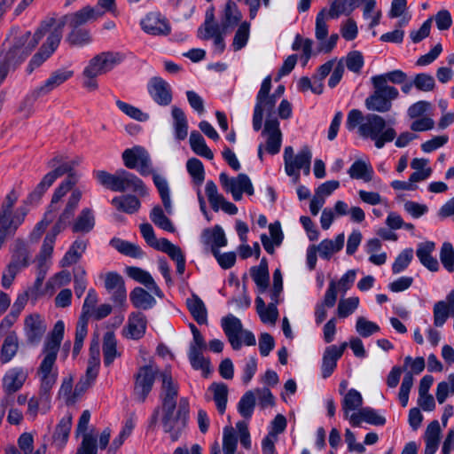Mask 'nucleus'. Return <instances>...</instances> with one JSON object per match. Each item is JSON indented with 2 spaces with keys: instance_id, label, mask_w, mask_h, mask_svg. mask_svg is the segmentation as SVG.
<instances>
[{
  "instance_id": "obj_2",
  "label": "nucleus",
  "mask_w": 454,
  "mask_h": 454,
  "mask_svg": "<svg viewBox=\"0 0 454 454\" xmlns=\"http://www.w3.org/2000/svg\"><path fill=\"white\" fill-rule=\"evenodd\" d=\"M79 161H67L63 156L58 155L48 161V167L52 170L47 173L36 185L35 190L28 195L27 202H37L44 192L53 184L55 180L65 174H68L67 177L55 190L48 210L45 212L43 218L38 222L33 231L29 234V239L32 242L39 240L48 225L55 218V214L59 210L58 203L69 192L77 182V176L72 170Z\"/></svg>"
},
{
  "instance_id": "obj_40",
  "label": "nucleus",
  "mask_w": 454,
  "mask_h": 454,
  "mask_svg": "<svg viewBox=\"0 0 454 454\" xmlns=\"http://www.w3.org/2000/svg\"><path fill=\"white\" fill-rule=\"evenodd\" d=\"M242 14L239 11L237 4L229 0L224 6L222 17V28L223 31H228L236 27L241 20Z\"/></svg>"
},
{
  "instance_id": "obj_39",
  "label": "nucleus",
  "mask_w": 454,
  "mask_h": 454,
  "mask_svg": "<svg viewBox=\"0 0 454 454\" xmlns=\"http://www.w3.org/2000/svg\"><path fill=\"white\" fill-rule=\"evenodd\" d=\"M411 168L414 170L410 176L411 181L415 184L427 180L433 173L429 160L425 158H414L411 162Z\"/></svg>"
},
{
  "instance_id": "obj_62",
  "label": "nucleus",
  "mask_w": 454,
  "mask_h": 454,
  "mask_svg": "<svg viewBox=\"0 0 454 454\" xmlns=\"http://www.w3.org/2000/svg\"><path fill=\"white\" fill-rule=\"evenodd\" d=\"M454 394V373L448 376L446 381H441L436 387V399L439 403H443L449 395Z\"/></svg>"
},
{
  "instance_id": "obj_38",
  "label": "nucleus",
  "mask_w": 454,
  "mask_h": 454,
  "mask_svg": "<svg viewBox=\"0 0 454 454\" xmlns=\"http://www.w3.org/2000/svg\"><path fill=\"white\" fill-rule=\"evenodd\" d=\"M102 349L106 366H110L117 357L121 356V352L117 349V340L113 332H106L104 334Z\"/></svg>"
},
{
  "instance_id": "obj_18",
  "label": "nucleus",
  "mask_w": 454,
  "mask_h": 454,
  "mask_svg": "<svg viewBox=\"0 0 454 454\" xmlns=\"http://www.w3.org/2000/svg\"><path fill=\"white\" fill-rule=\"evenodd\" d=\"M262 137L264 138L263 145L267 153L272 155L279 153L282 145V132L277 119L266 120Z\"/></svg>"
},
{
  "instance_id": "obj_14",
  "label": "nucleus",
  "mask_w": 454,
  "mask_h": 454,
  "mask_svg": "<svg viewBox=\"0 0 454 454\" xmlns=\"http://www.w3.org/2000/svg\"><path fill=\"white\" fill-rule=\"evenodd\" d=\"M124 165L131 169H137L142 176L153 173V168L148 153L140 146L126 149L122 153Z\"/></svg>"
},
{
  "instance_id": "obj_27",
  "label": "nucleus",
  "mask_w": 454,
  "mask_h": 454,
  "mask_svg": "<svg viewBox=\"0 0 454 454\" xmlns=\"http://www.w3.org/2000/svg\"><path fill=\"white\" fill-rule=\"evenodd\" d=\"M161 378V407L168 409L176 406V397L178 394V386L175 382L171 374L165 371L160 373Z\"/></svg>"
},
{
  "instance_id": "obj_7",
  "label": "nucleus",
  "mask_w": 454,
  "mask_h": 454,
  "mask_svg": "<svg viewBox=\"0 0 454 454\" xmlns=\"http://www.w3.org/2000/svg\"><path fill=\"white\" fill-rule=\"evenodd\" d=\"M161 424L165 433L168 434L172 442L179 439L186 427L188 415V403L185 399L180 400L179 408L161 407Z\"/></svg>"
},
{
  "instance_id": "obj_44",
  "label": "nucleus",
  "mask_w": 454,
  "mask_h": 454,
  "mask_svg": "<svg viewBox=\"0 0 454 454\" xmlns=\"http://www.w3.org/2000/svg\"><path fill=\"white\" fill-rule=\"evenodd\" d=\"M112 204L117 210L130 215L137 212L141 206L139 200L133 195L114 197L112 200Z\"/></svg>"
},
{
  "instance_id": "obj_10",
  "label": "nucleus",
  "mask_w": 454,
  "mask_h": 454,
  "mask_svg": "<svg viewBox=\"0 0 454 454\" xmlns=\"http://www.w3.org/2000/svg\"><path fill=\"white\" fill-rule=\"evenodd\" d=\"M159 374V368L153 363L138 368L134 376L133 395L135 400L144 403L153 389L156 376Z\"/></svg>"
},
{
  "instance_id": "obj_61",
  "label": "nucleus",
  "mask_w": 454,
  "mask_h": 454,
  "mask_svg": "<svg viewBox=\"0 0 454 454\" xmlns=\"http://www.w3.org/2000/svg\"><path fill=\"white\" fill-rule=\"evenodd\" d=\"M343 60L344 67L356 74H359L364 67L363 54L358 51H353L347 54L345 58L340 59Z\"/></svg>"
},
{
  "instance_id": "obj_64",
  "label": "nucleus",
  "mask_w": 454,
  "mask_h": 454,
  "mask_svg": "<svg viewBox=\"0 0 454 454\" xmlns=\"http://www.w3.org/2000/svg\"><path fill=\"white\" fill-rule=\"evenodd\" d=\"M188 173L193 179V182L197 184H201L205 178V171L202 162L196 159L192 158L188 160L186 163Z\"/></svg>"
},
{
  "instance_id": "obj_4",
  "label": "nucleus",
  "mask_w": 454,
  "mask_h": 454,
  "mask_svg": "<svg viewBox=\"0 0 454 454\" xmlns=\"http://www.w3.org/2000/svg\"><path fill=\"white\" fill-rule=\"evenodd\" d=\"M122 60V55L114 51H103L94 56L82 71L83 87L90 91L96 90L98 86L97 77L110 72Z\"/></svg>"
},
{
  "instance_id": "obj_41",
  "label": "nucleus",
  "mask_w": 454,
  "mask_h": 454,
  "mask_svg": "<svg viewBox=\"0 0 454 454\" xmlns=\"http://www.w3.org/2000/svg\"><path fill=\"white\" fill-rule=\"evenodd\" d=\"M133 306L140 309H150L156 304L154 297L142 287L134 288L129 294Z\"/></svg>"
},
{
  "instance_id": "obj_29",
  "label": "nucleus",
  "mask_w": 454,
  "mask_h": 454,
  "mask_svg": "<svg viewBox=\"0 0 454 454\" xmlns=\"http://www.w3.org/2000/svg\"><path fill=\"white\" fill-rule=\"evenodd\" d=\"M222 327L232 348L235 350L239 349L241 347L239 340V333L242 330L241 321L233 315H229L222 319Z\"/></svg>"
},
{
  "instance_id": "obj_47",
  "label": "nucleus",
  "mask_w": 454,
  "mask_h": 454,
  "mask_svg": "<svg viewBox=\"0 0 454 454\" xmlns=\"http://www.w3.org/2000/svg\"><path fill=\"white\" fill-rule=\"evenodd\" d=\"M72 427V416L65 415L59 422L53 435L55 444L62 448L67 443Z\"/></svg>"
},
{
  "instance_id": "obj_53",
  "label": "nucleus",
  "mask_w": 454,
  "mask_h": 454,
  "mask_svg": "<svg viewBox=\"0 0 454 454\" xmlns=\"http://www.w3.org/2000/svg\"><path fill=\"white\" fill-rule=\"evenodd\" d=\"M204 351L188 350V359L194 370H200L204 377L211 373L210 361L203 356Z\"/></svg>"
},
{
  "instance_id": "obj_37",
  "label": "nucleus",
  "mask_w": 454,
  "mask_h": 454,
  "mask_svg": "<svg viewBox=\"0 0 454 454\" xmlns=\"http://www.w3.org/2000/svg\"><path fill=\"white\" fill-rule=\"evenodd\" d=\"M344 233H340L334 239H324L318 246H316L319 256L323 259L329 260L335 253L342 249L344 246Z\"/></svg>"
},
{
  "instance_id": "obj_32",
  "label": "nucleus",
  "mask_w": 454,
  "mask_h": 454,
  "mask_svg": "<svg viewBox=\"0 0 454 454\" xmlns=\"http://www.w3.org/2000/svg\"><path fill=\"white\" fill-rule=\"evenodd\" d=\"M128 275L134 280L144 285L148 289V291L154 295L158 297L163 296L161 290L148 271L137 267H129L128 268Z\"/></svg>"
},
{
  "instance_id": "obj_30",
  "label": "nucleus",
  "mask_w": 454,
  "mask_h": 454,
  "mask_svg": "<svg viewBox=\"0 0 454 454\" xmlns=\"http://www.w3.org/2000/svg\"><path fill=\"white\" fill-rule=\"evenodd\" d=\"M362 422L373 426H383L386 424V418L380 415L374 409L364 407L357 412H353L350 417V424L353 427H360Z\"/></svg>"
},
{
  "instance_id": "obj_28",
  "label": "nucleus",
  "mask_w": 454,
  "mask_h": 454,
  "mask_svg": "<svg viewBox=\"0 0 454 454\" xmlns=\"http://www.w3.org/2000/svg\"><path fill=\"white\" fill-rule=\"evenodd\" d=\"M103 15L104 12H101L98 7L87 5L74 13L65 16L64 19L72 28H78L90 20H97Z\"/></svg>"
},
{
  "instance_id": "obj_9",
  "label": "nucleus",
  "mask_w": 454,
  "mask_h": 454,
  "mask_svg": "<svg viewBox=\"0 0 454 454\" xmlns=\"http://www.w3.org/2000/svg\"><path fill=\"white\" fill-rule=\"evenodd\" d=\"M283 158L286 175L294 176L295 181L299 179L301 169L306 176L309 175L312 153L309 146H303L297 154L292 146H286Z\"/></svg>"
},
{
  "instance_id": "obj_56",
  "label": "nucleus",
  "mask_w": 454,
  "mask_h": 454,
  "mask_svg": "<svg viewBox=\"0 0 454 454\" xmlns=\"http://www.w3.org/2000/svg\"><path fill=\"white\" fill-rule=\"evenodd\" d=\"M19 342L15 333L6 336L1 349V361L5 364L10 362L18 351Z\"/></svg>"
},
{
  "instance_id": "obj_19",
  "label": "nucleus",
  "mask_w": 454,
  "mask_h": 454,
  "mask_svg": "<svg viewBox=\"0 0 454 454\" xmlns=\"http://www.w3.org/2000/svg\"><path fill=\"white\" fill-rule=\"evenodd\" d=\"M147 90L153 100L159 106H166L172 101V88L161 77H152L148 82Z\"/></svg>"
},
{
  "instance_id": "obj_5",
  "label": "nucleus",
  "mask_w": 454,
  "mask_h": 454,
  "mask_svg": "<svg viewBox=\"0 0 454 454\" xmlns=\"http://www.w3.org/2000/svg\"><path fill=\"white\" fill-rule=\"evenodd\" d=\"M11 261L7 264L2 275V286L10 288L16 276L30 265L32 251L28 244L21 239H16L10 247Z\"/></svg>"
},
{
  "instance_id": "obj_51",
  "label": "nucleus",
  "mask_w": 454,
  "mask_h": 454,
  "mask_svg": "<svg viewBox=\"0 0 454 454\" xmlns=\"http://www.w3.org/2000/svg\"><path fill=\"white\" fill-rule=\"evenodd\" d=\"M190 145L192 150L201 157H204L208 160H212L214 158V154L209 147L207 145L204 137L200 133L194 130L191 132L190 135Z\"/></svg>"
},
{
  "instance_id": "obj_15",
  "label": "nucleus",
  "mask_w": 454,
  "mask_h": 454,
  "mask_svg": "<svg viewBox=\"0 0 454 454\" xmlns=\"http://www.w3.org/2000/svg\"><path fill=\"white\" fill-rule=\"evenodd\" d=\"M46 330L47 324L41 315L33 313L25 317L23 332L28 345H38L43 338Z\"/></svg>"
},
{
  "instance_id": "obj_21",
  "label": "nucleus",
  "mask_w": 454,
  "mask_h": 454,
  "mask_svg": "<svg viewBox=\"0 0 454 454\" xmlns=\"http://www.w3.org/2000/svg\"><path fill=\"white\" fill-rule=\"evenodd\" d=\"M147 328V318L140 311L131 312L127 319L125 326L121 330V334L129 340H140L144 337Z\"/></svg>"
},
{
  "instance_id": "obj_22",
  "label": "nucleus",
  "mask_w": 454,
  "mask_h": 454,
  "mask_svg": "<svg viewBox=\"0 0 454 454\" xmlns=\"http://www.w3.org/2000/svg\"><path fill=\"white\" fill-rule=\"evenodd\" d=\"M114 192L132 191L140 196L147 195V189L143 181L134 174L124 169L116 171Z\"/></svg>"
},
{
  "instance_id": "obj_59",
  "label": "nucleus",
  "mask_w": 454,
  "mask_h": 454,
  "mask_svg": "<svg viewBox=\"0 0 454 454\" xmlns=\"http://www.w3.org/2000/svg\"><path fill=\"white\" fill-rule=\"evenodd\" d=\"M66 41L72 46L82 47L91 43V36L89 30L73 28Z\"/></svg>"
},
{
  "instance_id": "obj_45",
  "label": "nucleus",
  "mask_w": 454,
  "mask_h": 454,
  "mask_svg": "<svg viewBox=\"0 0 454 454\" xmlns=\"http://www.w3.org/2000/svg\"><path fill=\"white\" fill-rule=\"evenodd\" d=\"M256 310L264 324L274 325L278 317V310L275 303H270L266 306L264 301L261 297L255 300Z\"/></svg>"
},
{
  "instance_id": "obj_1",
  "label": "nucleus",
  "mask_w": 454,
  "mask_h": 454,
  "mask_svg": "<svg viewBox=\"0 0 454 454\" xmlns=\"http://www.w3.org/2000/svg\"><path fill=\"white\" fill-rule=\"evenodd\" d=\"M64 333L65 324L62 320H59L43 343L40 354L41 361L35 373L40 383L39 396L31 397L27 405V415L32 419L37 416L40 405L43 412H46L50 409L51 393L59 376L56 361Z\"/></svg>"
},
{
  "instance_id": "obj_11",
  "label": "nucleus",
  "mask_w": 454,
  "mask_h": 454,
  "mask_svg": "<svg viewBox=\"0 0 454 454\" xmlns=\"http://www.w3.org/2000/svg\"><path fill=\"white\" fill-rule=\"evenodd\" d=\"M219 181L223 189L231 193L233 200L239 201L242 199L243 193L247 195L254 194L253 184L246 174H239L236 177H230L225 173L219 175Z\"/></svg>"
},
{
  "instance_id": "obj_57",
  "label": "nucleus",
  "mask_w": 454,
  "mask_h": 454,
  "mask_svg": "<svg viewBox=\"0 0 454 454\" xmlns=\"http://www.w3.org/2000/svg\"><path fill=\"white\" fill-rule=\"evenodd\" d=\"M238 448V436L232 427L223 430V450L224 454H235Z\"/></svg>"
},
{
  "instance_id": "obj_36",
  "label": "nucleus",
  "mask_w": 454,
  "mask_h": 454,
  "mask_svg": "<svg viewBox=\"0 0 454 454\" xmlns=\"http://www.w3.org/2000/svg\"><path fill=\"white\" fill-rule=\"evenodd\" d=\"M187 308L199 325L207 324V310L203 301L195 294L186 300Z\"/></svg>"
},
{
  "instance_id": "obj_25",
  "label": "nucleus",
  "mask_w": 454,
  "mask_h": 454,
  "mask_svg": "<svg viewBox=\"0 0 454 454\" xmlns=\"http://www.w3.org/2000/svg\"><path fill=\"white\" fill-rule=\"evenodd\" d=\"M348 344L343 342L340 346L331 345L327 347L323 355L322 377L326 379L332 375L337 366V361L343 355Z\"/></svg>"
},
{
  "instance_id": "obj_24",
  "label": "nucleus",
  "mask_w": 454,
  "mask_h": 454,
  "mask_svg": "<svg viewBox=\"0 0 454 454\" xmlns=\"http://www.w3.org/2000/svg\"><path fill=\"white\" fill-rule=\"evenodd\" d=\"M28 378V370L24 367L9 369L3 377V389L6 394L19 391Z\"/></svg>"
},
{
  "instance_id": "obj_23",
  "label": "nucleus",
  "mask_w": 454,
  "mask_h": 454,
  "mask_svg": "<svg viewBox=\"0 0 454 454\" xmlns=\"http://www.w3.org/2000/svg\"><path fill=\"white\" fill-rule=\"evenodd\" d=\"M271 89V76H266L256 96V103L254 109H258L261 114H268L269 115L274 112L277 103L276 95H270Z\"/></svg>"
},
{
  "instance_id": "obj_33",
  "label": "nucleus",
  "mask_w": 454,
  "mask_h": 454,
  "mask_svg": "<svg viewBox=\"0 0 454 454\" xmlns=\"http://www.w3.org/2000/svg\"><path fill=\"white\" fill-rule=\"evenodd\" d=\"M363 397L360 392L356 389H349L343 396L341 401V407L344 413V418L350 422V417L353 412H357L362 409Z\"/></svg>"
},
{
  "instance_id": "obj_6",
  "label": "nucleus",
  "mask_w": 454,
  "mask_h": 454,
  "mask_svg": "<svg viewBox=\"0 0 454 454\" xmlns=\"http://www.w3.org/2000/svg\"><path fill=\"white\" fill-rule=\"evenodd\" d=\"M358 133L361 137L374 141L375 146L379 149L386 143L392 142L396 136L393 128H386L385 119L375 114L365 116L364 121L358 127Z\"/></svg>"
},
{
  "instance_id": "obj_46",
  "label": "nucleus",
  "mask_w": 454,
  "mask_h": 454,
  "mask_svg": "<svg viewBox=\"0 0 454 454\" xmlns=\"http://www.w3.org/2000/svg\"><path fill=\"white\" fill-rule=\"evenodd\" d=\"M349 176L353 179L370 182L373 176V168L372 165L364 160H356L348 171Z\"/></svg>"
},
{
  "instance_id": "obj_49",
  "label": "nucleus",
  "mask_w": 454,
  "mask_h": 454,
  "mask_svg": "<svg viewBox=\"0 0 454 454\" xmlns=\"http://www.w3.org/2000/svg\"><path fill=\"white\" fill-rule=\"evenodd\" d=\"M87 244L85 241L77 239L69 247L64 257L60 261L61 267H68L77 262L82 257L86 249Z\"/></svg>"
},
{
  "instance_id": "obj_3",
  "label": "nucleus",
  "mask_w": 454,
  "mask_h": 454,
  "mask_svg": "<svg viewBox=\"0 0 454 454\" xmlns=\"http://www.w3.org/2000/svg\"><path fill=\"white\" fill-rule=\"evenodd\" d=\"M49 26L48 23L42 25L34 35L29 31L22 32L9 44L8 49L1 54L0 58V84L5 79L9 70L23 62L36 47Z\"/></svg>"
},
{
  "instance_id": "obj_20",
  "label": "nucleus",
  "mask_w": 454,
  "mask_h": 454,
  "mask_svg": "<svg viewBox=\"0 0 454 454\" xmlns=\"http://www.w3.org/2000/svg\"><path fill=\"white\" fill-rule=\"evenodd\" d=\"M100 278L105 281V288L112 296L114 302L123 305L127 301V291L122 277L116 272L101 274Z\"/></svg>"
},
{
  "instance_id": "obj_13",
  "label": "nucleus",
  "mask_w": 454,
  "mask_h": 454,
  "mask_svg": "<svg viewBox=\"0 0 454 454\" xmlns=\"http://www.w3.org/2000/svg\"><path fill=\"white\" fill-rule=\"evenodd\" d=\"M74 74V72L71 70H66V69H60L53 72L50 77L44 82V83L38 88L35 89L30 96L26 99L25 104L29 102V107L26 111L25 115L28 116L31 113V105L33 101H35L36 98H38L41 96H44L56 88H58L59 85L64 83L66 81L70 79Z\"/></svg>"
},
{
  "instance_id": "obj_52",
  "label": "nucleus",
  "mask_w": 454,
  "mask_h": 454,
  "mask_svg": "<svg viewBox=\"0 0 454 454\" xmlns=\"http://www.w3.org/2000/svg\"><path fill=\"white\" fill-rule=\"evenodd\" d=\"M153 183L160 193L162 204L167 211L168 214H172L173 208H172V202L170 199V191L168 187V184L167 180L158 175L153 174Z\"/></svg>"
},
{
  "instance_id": "obj_54",
  "label": "nucleus",
  "mask_w": 454,
  "mask_h": 454,
  "mask_svg": "<svg viewBox=\"0 0 454 454\" xmlns=\"http://www.w3.org/2000/svg\"><path fill=\"white\" fill-rule=\"evenodd\" d=\"M208 392L213 395L218 411L223 414L226 410L228 387L223 383H213L208 387Z\"/></svg>"
},
{
  "instance_id": "obj_17",
  "label": "nucleus",
  "mask_w": 454,
  "mask_h": 454,
  "mask_svg": "<svg viewBox=\"0 0 454 454\" xmlns=\"http://www.w3.org/2000/svg\"><path fill=\"white\" fill-rule=\"evenodd\" d=\"M142 29L148 35L166 36L170 34L171 27L168 19L158 12H152L140 21Z\"/></svg>"
},
{
  "instance_id": "obj_26",
  "label": "nucleus",
  "mask_w": 454,
  "mask_h": 454,
  "mask_svg": "<svg viewBox=\"0 0 454 454\" xmlns=\"http://www.w3.org/2000/svg\"><path fill=\"white\" fill-rule=\"evenodd\" d=\"M81 198L82 192L80 190L74 189L72 191L63 212L60 214L51 231L59 234L66 228L67 224L70 223V219L73 217Z\"/></svg>"
},
{
  "instance_id": "obj_60",
  "label": "nucleus",
  "mask_w": 454,
  "mask_h": 454,
  "mask_svg": "<svg viewBox=\"0 0 454 454\" xmlns=\"http://www.w3.org/2000/svg\"><path fill=\"white\" fill-rule=\"evenodd\" d=\"M255 405V395L252 391H247L239 400L238 403V411L239 414L246 418H251Z\"/></svg>"
},
{
  "instance_id": "obj_34",
  "label": "nucleus",
  "mask_w": 454,
  "mask_h": 454,
  "mask_svg": "<svg viewBox=\"0 0 454 454\" xmlns=\"http://www.w3.org/2000/svg\"><path fill=\"white\" fill-rule=\"evenodd\" d=\"M95 226V215L92 209L83 208L71 225L74 233H88Z\"/></svg>"
},
{
  "instance_id": "obj_8",
  "label": "nucleus",
  "mask_w": 454,
  "mask_h": 454,
  "mask_svg": "<svg viewBox=\"0 0 454 454\" xmlns=\"http://www.w3.org/2000/svg\"><path fill=\"white\" fill-rule=\"evenodd\" d=\"M373 91L365 98L367 110L387 113L392 108V102L398 98L399 90L394 86H382L377 82H371Z\"/></svg>"
},
{
  "instance_id": "obj_58",
  "label": "nucleus",
  "mask_w": 454,
  "mask_h": 454,
  "mask_svg": "<svg viewBox=\"0 0 454 454\" xmlns=\"http://www.w3.org/2000/svg\"><path fill=\"white\" fill-rule=\"evenodd\" d=\"M380 326L365 318L364 317H358L356 322V331L363 338H368L372 334L380 332Z\"/></svg>"
},
{
  "instance_id": "obj_50",
  "label": "nucleus",
  "mask_w": 454,
  "mask_h": 454,
  "mask_svg": "<svg viewBox=\"0 0 454 454\" xmlns=\"http://www.w3.org/2000/svg\"><path fill=\"white\" fill-rule=\"evenodd\" d=\"M251 276L257 286L258 293L263 294L269 286V271L266 262L262 260L259 266L251 269Z\"/></svg>"
},
{
  "instance_id": "obj_55",
  "label": "nucleus",
  "mask_w": 454,
  "mask_h": 454,
  "mask_svg": "<svg viewBox=\"0 0 454 454\" xmlns=\"http://www.w3.org/2000/svg\"><path fill=\"white\" fill-rule=\"evenodd\" d=\"M407 81V74L400 69H395L385 74L373 75L371 82H377L382 86H389L387 83L403 84Z\"/></svg>"
},
{
  "instance_id": "obj_43",
  "label": "nucleus",
  "mask_w": 454,
  "mask_h": 454,
  "mask_svg": "<svg viewBox=\"0 0 454 454\" xmlns=\"http://www.w3.org/2000/svg\"><path fill=\"white\" fill-rule=\"evenodd\" d=\"M205 242L211 245V250L219 251L220 247L227 245V239L222 227L216 225L212 230H205L203 232Z\"/></svg>"
},
{
  "instance_id": "obj_48",
  "label": "nucleus",
  "mask_w": 454,
  "mask_h": 454,
  "mask_svg": "<svg viewBox=\"0 0 454 454\" xmlns=\"http://www.w3.org/2000/svg\"><path fill=\"white\" fill-rule=\"evenodd\" d=\"M110 244L114 248L124 255L133 258H141L144 255V252L140 247L135 243L114 238L111 239Z\"/></svg>"
},
{
  "instance_id": "obj_35",
  "label": "nucleus",
  "mask_w": 454,
  "mask_h": 454,
  "mask_svg": "<svg viewBox=\"0 0 454 454\" xmlns=\"http://www.w3.org/2000/svg\"><path fill=\"white\" fill-rule=\"evenodd\" d=\"M441 427L438 420H433L427 427L424 434L426 448L424 454H434L440 442Z\"/></svg>"
},
{
  "instance_id": "obj_31",
  "label": "nucleus",
  "mask_w": 454,
  "mask_h": 454,
  "mask_svg": "<svg viewBox=\"0 0 454 454\" xmlns=\"http://www.w3.org/2000/svg\"><path fill=\"white\" fill-rule=\"evenodd\" d=\"M435 249V244L433 241H425L418 245L416 255L421 264L431 271H436L439 269L438 261L432 256Z\"/></svg>"
},
{
  "instance_id": "obj_12",
  "label": "nucleus",
  "mask_w": 454,
  "mask_h": 454,
  "mask_svg": "<svg viewBox=\"0 0 454 454\" xmlns=\"http://www.w3.org/2000/svg\"><path fill=\"white\" fill-rule=\"evenodd\" d=\"M410 367L411 372L405 373L399 389L398 399L403 407H406L409 401V394L413 386V374H419L425 369V359L422 356L412 358L408 356L404 358V370Z\"/></svg>"
},
{
  "instance_id": "obj_63",
  "label": "nucleus",
  "mask_w": 454,
  "mask_h": 454,
  "mask_svg": "<svg viewBox=\"0 0 454 454\" xmlns=\"http://www.w3.org/2000/svg\"><path fill=\"white\" fill-rule=\"evenodd\" d=\"M359 298L353 296L347 299H341L339 301L337 308L338 317L340 318H346L355 312L358 308Z\"/></svg>"
},
{
  "instance_id": "obj_16",
  "label": "nucleus",
  "mask_w": 454,
  "mask_h": 454,
  "mask_svg": "<svg viewBox=\"0 0 454 454\" xmlns=\"http://www.w3.org/2000/svg\"><path fill=\"white\" fill-rule=\"evenodd\" d=\"M20 194L12 189L4 198L0 209V223L15 224L16 221L20 218V224L24 222L27 214V210L24 207H20L13 213L12 209L16 204Z\"/></svg>"
},
{
  "instance_id": "obj_42",
  "label": "nucleus",
  "mask_w": 454,
  "mask_h": 454,
  "mask_svg": "<svg viewBox=\"0 0 454 454\" xmlns=\"http://www.w3.org/2000/svg\"><path fill=\"white\" fill-rule=\"evenodd\" d=\"M171 114L176 137L178 140L185 139L188 135V121L184 112L177 106H173Z\"/></svg>"
}]
</instances>
